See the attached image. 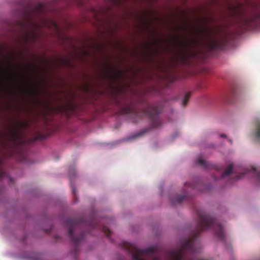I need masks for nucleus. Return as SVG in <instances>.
I'll list each match as a JSON object with an SVG mask.
<instances>
[{
	"instance_id": "obj_1",
	"label": "nucleus",
	"mask_w": 260,
	"mask_h": 260,
	"mask_svg": "<svg viewBox=\"0 0 260 260\" xmlns=\"http://www.w3.org/2000/svg\"><path fill=\"white\" fill-rule=\"evenodd\" d=\"M161 111L160 107L150 104H147L146 108L142 112L138 111L132 104L122 109L123 113L131 115V117L134 119L137 117L141 119L143 115H147L151 121V126L153 128L160 127L162 124L158 115ZM134 121L137 122V120L134 119Z\"/></svg>"
},
{
	"instance_id": "obj_2",
	"label": "nucleus",
	"mask_w": 260,
	"mask_h": 260,
	"mask_svg": "<svg viewBox=\"0 0 260 260\" xmlns=\"http://www.w3.org/2000/svg\"><path fill=\"white\" fill-rule=\"evenodd\" d=\"M21 27L22 29L21 39L24 43H32L38 38V31L41 24L37 22L32 16V12H27L24 20L20 21Z\"/></svg>"
},
{
	"instance_id": "obj_3",
	"label": "nucleus",
	"mask_w": 260,
	"mask_h": 260,
	"mask_svg": "<svg viewBox=\"0 0 260 260\" xmlns=\"http://www.w3.org/2000/svg\"><path fill=\"white\" fill-rule=\"evenodd\" d=\"M82 222L83 221L82 219L77 220L72 218H68L66 221V224L69 229V236L75 245V250H76V246H77L78 244L83 240L84 233L82 232L79 234V235L75 236L74 235V232L79 226L80 223Z\"/></svg>"
},
{
	"instance_id": "obj_4",
	"label": "nucleus",
	"mask_w": 260,
	"mask_h": 260,
	"mask_svg": "<svg viewBox=\"0 0 260 260\" xmlns=\"http://www.w3.org/2000/svg\"><path fill=\"white\" fill-rule=\"evenodd\" d=\"M225 37L223 36L221 39L209 37L207 42L209 48L212 50L221 49L226 41Z\"/></svg>"
},
{
	"instance_id": "obj_5",
	"label": "nucleus",
	"mask_w": 260,
	"mask_h": 260,
	"mask_svg": "<svg viewBox=\"0 0 260 260\" xmlns=\"http://www.w3.org/2000/svg\"><path fill=\"white\" fill-rule=\"evenodd\" d=\"M253 8L258 12L253 13L250 17H245L243 18V23L246 25H248L253 21H260V9L258 10V6L257 5H254Z\"/></svg>"
},
{
	"instance_id": "obj_6",
	"label": "nucleus",
	"mask_w": 260,
	"mask_h": 260,
	"mask_svg": "<svg viewBox=\"0 0 260 260\" xmlns=\"http://www.w3.org/2000/svg\"><path fill=\"white\" fill-rule=\"evenodd\" d=\"M27 126L26 122H22L17 126L12 128L10 134V138L11 141L15 142L17 140L19 137V132L23 128Z\"/></svg>"
},
{
	"instance_id": "obj_7",
	"label": "nucleus",
	"mask_w": 260,
	"mask_h": 260,
	"mask_svg": "<svg viewBox=\"0 0 260 260\" xmlns=\"http://www.w3.org/2000/svg\"><path fill=\"white\" fill-rule=\"evenodd\" d=\"M248 172L253 173L257 178V181L260 182V169L256 168L254 167H251L250 168L244 169L243 173H241L238 175H236L235 179L242 178L245 174Z\"/></svg>"
},
{
	"instance_id": "obj_8",
	"label": "nucleus",
	"mask_w": 260,
	"mask_h": 260,
	"mask_svg": "<svg viewBox=\"0 0 260 260\" xmlns=\"http://www.w3.org/2000/svg\"><path fill=\"white\" fill-rule=\"evenodd\" d=\"M122 75V72L119 70L111 69L107 73V77L111 80L119 79Z\"/></svg>"
},
{
	"instance_id": "obj_9",
	"label": "nucleus",
	"mask_w": 260,
	"mask_h": 260,
	"mask_svg": "<svg viewBox=\"0 0 260 260\" xmlns=\"http://www.w3.org/2000/svg\"><path fill=\"white\" fill-rule=\"evenodd\" d=\"M13 66L9 63L6 69V72L7 73V78L11 80H18L19 79V77L12 74V71L13 69Z\"/></svg>"
},
{
	"instance_id": "obj_10",
	"label": "nucleus",
	"mask_w": 260,
	"mask_h": 260,
	"mask_svg": "<svg viewBox=\"0 0 260 260\" xmlns=\"http://www.w3.org/2000/svg\"><path fill=\"white\" fill-rule=\"evenodd\" d=\"M200 43V41L197 39H194L189 43H187L182 39H179L178 41L179 45L182 48L192 47Z\"/></svg>"
},
{
	"instance_id": "obj_11",
	"label": "nucleus",
	"mask_w": 260,
	"mask_h": 260,
	"mask_svg": "<svg viewBox=\"0 0 260 260\" xmlns=\"http://www.w3.org/2000/svg\"><path fill=\"white\" fill-rule=\"evenodd\" d=\"M253 135L257 141L260 142V119L255 121V128Z\"/></svg>"
},
{
	"instance_id": "obj_12",
	"label": "nucleus",
	"mask_w": 260,
	"mask_h": 260,
	"mask_svg": "<svg viewBox=\"0 0 260 260\" xmlns=\"http://www.w3.org/2000/svg\"><path fill=\"white\" fill-rule=\"evenodd\" d=\"M186 198L187 196L186 195L175 196L171 198V202L173 205H175L182 203L183 201H185Z\"/></svg>"
},
{
	"instance_id": "obj_13",
	"label": "nucleus",
	"mask_w": 260,
	"mask_h": 260,
	"mask_svg": "<svg viewBox=\"0 0 260 260\" xmlns=\"http://www.w3.org/2000/svg\"><path fill=\"white\" fill-rule=\"evenodd\" d=\"M231 8L233 10L235 14L239 16H242L245 13L242 8V6L240 4H238L235 6H231Z\"/></svg>"
},
{
	"instance_id": "obj_14",
	"label": "nucleus",
	"mask_w": 260,
	"mask_h": 260,
	"mask_svg": "<svg viewBox=\"0 0 260 260\" xmlns=\"http://www.w3.org/2000/svg\"><path fill=\"white\" fill-rule=\"evenodd\" d=\"M233 170V164H231L228 166V167L225 170L224 172L222 174L221 176V178L222 179L225 177H228L232 173Z\"/></svg>"
},
{
	"instance_id": "obj_15",
	"label": "nucleus",
	"mask_w": 260,
	"mask_h": 260,
	"mask_svg": "<svg viewBox=\"0 0 260 260\" xmlns=\"http://www.w3.org/2000/svg\"><path fill=\"white\" fill-rule=\"evenodd\" d=\"M196 164L205 168H208V165L207 162L204 159L201 158H199L196 160Z\"/></svg>"
},
{
	"instance_id": "obj_16",
	"label": "nucleus",
	"mask_w": 260,
	"mask_h": 260,
	"mask_svg": "<svg viewBox=\"0 0 260 260\" xmlns=\"http://www.w3.org/2000/svg\"><path fill=\"white\" fill-rule=\"evenodd\" d=\"M190 92H188L185 94V95L183 98V101L182 102V104H181L183 106H185L187 104L188 101L189 100V98L190 97Z\"/></svg>"
},
{
	"instance_id": "obj_17",
	"label": "nucleus",
	"mask_w": 260,
	"mask_h": 260,
	"mask_svg": "<svg viewBox=\"0 0 260 260\" xmlns=\"http://www.w3.org/2000/svg\"><path fill=\"white\" fill-rule=\"evenodd\" d=\"M101 229L102 230V231L104 233L106 234V235L107 237H109L110 236L111 232L108 227H107L106 226H103L101 228Z\"/></svg>"
},
{
	"instance_id": "obj_18",
	"label": "nucleus",
	"mask_w": 260,
	"mask_h": 260,
	"mask_svg": "<svg viewBox=\"0 0 260 260\" xmlns=\"http://www.w3.org/2000/svg\"><path fill=\"white\" fill-rule=\"evenodd\" d=\"M44 6L42 4H40L37 8L35 10V11H36L37 13H42L44 12Z\"/></svg>"
},
{
	"instance_id": "obj_19",
	"label": "nucleus",
	"mask_w": 260,
	"mask_h": 260,
	"mask_svg": "<svg viewBox=\"0 0 260 260\" xmlns=\"http://www.w3.org/2000/svg\"><path fill=\"white\" fill-rule=\"evenodd\" d=\"M2 165V160L0 159V179L3 178L6 176L5 172L2 170L1 166Z\"/></svg>"
},
{
	"instance_id": "obj_20",
	"label": "nucleus",
	"mask_w": 260,
	"mask_h": 260,
	"mask_svg": "<svg viewBox=\"0 0 260 260\" xmlns=\"http://www.w3.org/2000/svg\"><path fill=\"white\" fill-rule=\"evenodd\" d=\"M185 185L188 186L190 188H192V189L196 187V185L194 183L186 182L185 183Z\"/></svg>"
},
{
	"instance_id": "obj_21",
	"label": "nucleus",
	"mask_w": 260,
	"mask_h": 260,
	"mask_svg": "<svg viewBox=\"0 0 260 260\" xmlns=\"http://www.w3.org/2000/svg\"><path fill=\"white\" fill-rule=\"evenodd\" d=\"M203 31H204L205 33L207 34V36H209V35H211V34H212V32H212V31H211V30H208V29H203Z\"/></svg>"
},
{
	"instance_id": "obj_22",
	"label": "nucleus",
	"mask_w": 260,
	"mask_h": 260,
	"mask_svg": "<svg viewBox=\"0 0 260 260\" xmlns=\"http://www.w3.org/2000/svg\"><path fill=\"white\" fill-rule=\"evenodd\" d=\"M182 54L184 58H185L187 55L189 54V52L187 51H185L183 52H182Z\"/></svg>"
},
{
	"instance_id": "obj_23",
	"label": "nucleus",
	"mask_w": 260,
	"mask_h": 260,
	"mask_svg": "<svg viewBox=\"0 0 260 260\" xmlns=\"http://www.w3.org/2000/svg\"><path fill=\"white\" fill-rule=\"evenodd\" d=\"M53 26L56 29H58L59 28L58 25L54 22H51Z\"/></svg>"
},
{
	"instance_id": "obj_24",
	"label": "nucleus",
	"mask_w": 260,
	"mask_h": 260,
	"mask_svg": "<svg viewBox=\"0 0 260 260\" xmlns=\"http://www.w3.org/2000/svg\"><path fill=\"white\" fill-rule=\"evenodd\" d=\"M1 65H2V62H1V61L0 60V79H2V68Z\"/></svg>"
},
{
	"instance_id": "obj_25",
	"label": "nucleus",
	"mask_w": 260,
	"mask_h": 260,
	"mask_svg": "<svg viewBox=\"0 0 260 260\" xmlns=\"http://www.w3.org/2000/svg\"><path fill=\"white\" fill-rule=\"evenodd\" d=\"M71 187H72L73 193L74 194V196H76V190H75V187L73 186L72 185Z\"/></svg>"
},
{
	"instance_id": "obj_26",
	"label": "nucleus",
	"mask_w": 260,
	"mask_h": 260,
	"mask_svg": "<svg viewBox=\"0 0 260 260\" xmlns=\"http://www.w3.org/2000/svg\"><path fill=\"white\" fill-rule=\"evenodd\" d=\"M42 138H43V136H39L37 137L36 138V140H38V139H42Z\"/></svg>"
},
{
	"instance_id": "obj_27",
	"label": "nucleus",
	"mask_w": 260,
	"mask_h": 260,
	"mask_svg": "<svg viewBox=\"0 0 260 260\" xmlns=\"http://www.w3.org/2000/svg\"><path fill=\"white\" fill-rule=\"evenodd\" d=\"M221 137L222 138H226V135H225V134H222V135H221Z\"/></svg>"
},
{
	"instance_id": "obj_28",
	"label": "nucleus",
	"mask_w": 260,
	"mask_h": 260,
	"mask_svg": "<svg viewBox=\"0 0 260 260\" xmlns=\"http://www.w3.org/2000/svg\"><path fill=\"white\" fill-rule=\"evenodd\" d=\"M92 226L93 228H96V227H97V225H92Z\"/></svg>"
},
{
	"instance_id": "obj_29",
	"label": "nucleus",
	"mask_w": 260,
	"mask_h": 260,
	"mask_svg": "<svg viewBox=\"0 0 260 260\" xmlns=\"http://www.w3.org/2000/svg\"><path fill=\"white\" fill-rule=\"evenodd\" d=\"M43 23L45 25H47V22H46V21H45V22H44Z\"/></svg>"
},
{
	"instance_id": "obj_30",
	"label": "nucleus",
	"mask_w": 260,
	"mask_h": 260,
	"mask_svg": "<svg viewBox=\"0 0 260 260\" xmlns=\"http://www.w3.org/2000/svg\"><path fill=\"white\" fill-rule=\"evenodd\" d=\"M141 134H138L136 136L138 137V136H141Z\"/></svg>"
},
{
	"instance_id": "obj_31",
	"label": "nucleus",
	"mask_w": 260,
	"mask_h": 260,
	"mask_svg": "<svg viewBox=\"0 0 260 260\" xmlns=\"http://www.w3.org/2000/svg\"><path fill=\"white\" fill-rule=\"evenodd\" d=\"M69 175H70V176H71V171L69 172Z\"/></svg>"
},
{
	"instance_id": "obj_32",
	"label": "nucleus",
	"mask_w": 260,
	"mask_h": 260,
	"mask_svg": "<svg viewBox=\"0 0 260 260\" xmlns=\"http://www.w3.org/2000/svg\"><path fill=\"white\" fill-rule=\"evenodd\" d=\"M75 175V172L73 171V175Z\"/></svg>"
}]
</instances>
